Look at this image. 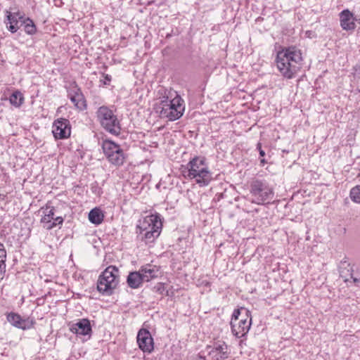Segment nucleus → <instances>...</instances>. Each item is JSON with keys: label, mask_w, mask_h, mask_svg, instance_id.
I'll list each match as a JSON object with an SVG mask.
<instances>
[{"label": "nucleus", "mask_w": 360, "mask_h": 360, "mask_svg": "<svg viewBox=\"0 0 360 360\" xmlns=\"http://www.w3.org/2000/svg\"><path fill=\"white\" fill-rule=\"evenodd\" d=\"M70 330L77 335H89V337L92 332L90 321L87 319H79L77 323L70 325Z\"/></svg>", "instance_id": "obj_17"}, {"label": "nucleus", "mask_w": 360, "mask_h": 360, "mask_svg": "<svg viewBox=\"0 0 360 360\" xmlns=\"http://www.w3.org/2000/svg\"><path fill=\"white\" fill-rule=\"evenodd\" d=\"M257 149L259 150V156L260 157H264L265 155V152L264 150L262 148V144L261 143H258L257 144Z\"/></svg>", "instance_id": "obj_27"}, {"label": "nucleus", "mask_w": 360, "mask_h": 360, "mask_svg": "<svg viewBox=\"0 0 360 360\" xmlns=\"http://www.w3.org/2000/svg\"><path fill=\"white\" fill-rule=\"evenodd\" d=\"M252 324L250 312L242 307L235 309L231 321V331L236 338L245 336L249 331Z\"/></svg>", "instance_id": "obj_5"}, {"label": "nucleus", "mask_w": 360, "mask_h": 360, "mask_svg": "<svg viewBox=\"0 0 360 360\" xmlns=\"http://www.w3.org/2000/svg\"><path fill=\"white\" fill-rule=\"evenodd\" d=\"M6 251L4 245L0 243V281L4 278L6 273Z\"/></svg>", "instance_id": "obj_22"}, {"label": "nucleus", "mask_w": 360, "mask_h": 360, "mask_svg": "<svg viewBox=\"0 0 360 360\" xmlns=\"http://www.w3.org/2000/svg\"><path fill=\"white\" fill-rule=\"evenodd\" d=\"M340 26L344 30H354L356 27L354 21L358 20L348 9H345L340 13Z\"/></svg>", "instance_id": "obj_18"}, {"label": "nucleus", "mask_w": 360, "mask_h": 360, "mask_svg": "<svg viewBox=\"0 0 360 360\" xmlns=\"http://www.w3.org/2000/svg\"><path fill=\"white\" fill-rule=\"evenodd\" d=\"M143 282H145V280L139 270L130 272L127 278L128 286L132 289L140 288Z\"/></svg>", "instance_id": "obj_20"}, {"label": "nucleus", "mask_w": 360, "mask_h": 360, "mask_svg": "<svg viewBox=\"0 0 360 360\" xmlns=\"http://www.w3.org/2000/svg\"><path fill=\"white\" fill-rule=\"evenodd\" d=\"M7 321L13 327L27 330L34 328L36 321L34 317L27 316L22 317L19 314L15 312H9L6 314Z\"/></svg>", "instance_id": "obj_11"}, {"label": "nucleus", "mask_w": 360, "mask_h": 360, "mask_svg": "<svg viewBox=\"0 0 360 360\" xmlns=\"http://www.w3.org/2000/svg\"><path fill=\"white\" fill-rule=\"evenodd\" d=\"M162 223L158 213L139 220L136 227L137 237L146 243L153 242L160 234Z\"/></svg>", "instance_id": "obj_3"}, {"label": "nucleus", "mask_w": 360, "mask_h": 360, "mask_svg": "<svg viewBox=\"0 0 360 360\" xmlns=\"http://www.w3.org/2000/svg\"><path fill=\"white\" fill-rule=\"evenodd\" d=\"M196 360H207V359H206V358H205V356H201V355H199V356L197 357Z\"/></svg>", "instance_id": "obj_30"}, {"label": "nucleus", "mask_w": 360, "mask_h": 360, "mask_svg": "<svg viewBox=\"0 0 360 360\" xmlns=\"http://www.w3.org/2000/svg\"><path fill=\"white\" fill-rule=\"evenodd\" d=\"M302 61L301 51L295 46L284 48L278 51L275 60L279 72L288 79L296 76L301 68Z\"/></svg>", "instance_id": "obj_1"}, {"label": "nucleus", "mask_w": 360, "mask_h": 360, "mask_svg": "<svg viewBox=\"0 0 360 360\" xmlns=\"http://www.w3.org/2000/svg\"><path fill=\"white\" fill-rule=\"evenodd\" d=\"M25 32L30 35L34 34L37 32V27L33 20L30 18L23 20Z\"/></svg>", "instance_id": "obj_24"}, {"label": "nucleus", "mask_w": 360, "mask_h": 360, "mask_svg": "<svg viewBox=\"0 0 360 360\" xmlns=\"http://www.w3.org/2000/svg\"><path fill=\"white\" fill-rule=\"evenodd\" d=\"M182 175L190 180L194 179L200 186H206L212 180L206 158L203 156H195L182 168Z\"/></svg>", "instance_id": "obj_2"}, {"label": "nucleus", "mask_w": 360, "mask_h": 360, "mask_svg": "<svg viewBox=\"0 0 360 360\" xmlns=\"http://www.w3.org/2000/svg\"><path fill=\"white\" fill-rule=\"evenodd\" d=\"M52 132L56 139H65L71 134V125L68 119L59 118L54 121Z\"/></svg>", "instance_id": "obj_13"}, {"label": "nucleus", "mask_w": 360, "mask_h": 360, "mask_svg": "<svg viewBox=\"0 0 360 360\" xmlns=\"http://www.w3.org/2000/svg\"><path fill=\"white\" fill-rule=\"evenodd\" d=\"M69 98L74 105L79 110H84L86 108V103L81 89L75 84L72 88L68 91Z\"/></svg>", "instance_id": "obj_16"}, {"label": "nucleus", "mask_w": 360, "mask_h": 360, "mask_svg": "<svg viewBox=\"0 0 360 360\" xmlns=\"http://www.w3.org/2000/svg\"><path fill=\"white\" fill-rule=\"evenodd\" d=\"M355 74L360 75V64H357L354 67Z\"/></svg>", "instance_id": "obj_29"}, {"label": "nucleus", "mask_w": 360, "mask_h": 360, "mask_svg": "<svg viewBox=\"0 0 360 360\" xmlns=\"http://www.w3.org/2000/svg\"><path fill=\"white\" fill-rule=\"evenodd\" d=\"M104 80L103 81V83L104 85H109L110 82H111L112 77L110 75L108 74H103Z\"/></svg>", "instance_id": "obj_26"}, {"label": "nucleus", "mask_w": 360, "mask_h": 360, "mask_svg": "<svg viewBox=\"0 0 360 360\" xmlns=\"http://www.w3.org/2000/svg\"><path fill=\"white\" fill-rule=\"evenodd\" d=\"M96 117L101 126L108 133L119 136L121 133V126L117 115L105 105L101 106L96 111Z\"/></svg>", "instance_id": "obj_7"}, {"label": "nucleus", "mask_w": 360, "mask_h": 360, "mask_svg": "<svg viewBox=\"0 0 360 360\" xmlns=\"http://www.w3.org/2000/svg\"><path fill=\"white\" fill-rule=\"evenodd\" d=\"M353 279H354V283L359 282V279H357V278H353Z\"/></svg>", "instance_id": "obj_32"}, {"label": "nucleus", "mask_w": 360, "mask_h": 360, "mask_svg": "<svg viewBox=\"0 0 360 360\" xmlns=\"http://www.w3.org/2000/svg\"><path fill=\"white\" fill-rule=\"evenodd\" d=\"M104 219V214L100 208L95 207L89 213V220L94 224H101Z\"/></svg>", "instance_id": "obj_21"}, {"label": "nucleus", "mask_w": 360, "mask_h": 360, "mask_svg": "<svg viewBox=\"0 0 360 360\" xmlns=\"http://www.w3.org/2000/svg\"><path fill=\"white\" fill-rule=\"evenodd\" d=\"M139 271L145 282H148L153 278H158L160 274V268L152 264L141 266Z\"/></svg>", "instance_id": "obj_19"}, {"label": "nucleus", "mask_w": 360, "mask_h": 360, "mask_svg": "<svg viewBox=\"0 0 360 360\" xmlns=\"http://www.w3.org/2000/svg\"><path fill=\"white\" fill-rule=\"evenodd\" d=\"M349 195L352 201L360 204V185L352 188L350 191Z\"/></svg>", "instance_id": "obj_25"}, {"label": "nucleus", "mask_w": 360, "mask_h": 360, "mask_svg": "<svg viewBox=\"0 0 360 360\" xmlns=\"http://www.w3.org/2000/svg\"><path fill=\"white\" fill-rule=\"evenodd\" d=\"M250 192L253 197L252 202L257 205L269 202L274 195L273 188L264 179H253L250 185Z\"/></svg>", "instance_id": "obj_6"}, {"label": "nucleus", "mask_w": 360, "mask_h": 360, "mask_svg": "<svg viewBox=\"0 0 360 360\" xmlns=\"http://www.w3.org/2000/svg\"><path fill=\"white\" fill-rule=\"evenodd\" d=\"M44 216L41 219V222L44 224L46 229H51L57 225H62L63 218L62 217H55V208L52 206L46 205L45 207L41 208Z\"/></svg>", "instance_id": "obj_12"}, {"label": "nucleus", "mask_w": 360, "mask_h": 360, "mask_svg": "<svg viewBox=\"0 0 360 360\" xmlns=\"http://www.w3.org/2000/svg\"><path fill=\"white\" fill-rule=\"evenodd\" d=\"M137 343L143 352L150 353L154 349L153 339L147 329L139 330L137 334Z\"/></svg>", "instance_id": "obj_14"}, {"label": "nucleus", "mask_w": 360, "mask_h": 360, "mask_svg": "<svg viewBox=\"0 0 360 360\" xmlns=\"http://www.w3.org/2000/svg\"><path fill=\"white\" fill-rule=\"evenodd\" d=\"M208 356L212 360H225L229 358L231 349L223 340L214 341L206 347Z\"/></svg>", "instance_id": "obj_10"}, {"label": "nucleus", "mask_w": 360, "mask_h": 360, "mask_svg": "<svg viewBox=\"0 0 360 360\" xmlns=\"http://www.w3.org/2000/svg\"><path fill=\"white\" fill-rule=\"evenodd\" d=\"M101 147L110 163L115 166H121L124 164L126 156L119 144L111 140L105 139L102 141Z\"/></svg>", "instance_id": "obj_9"}, {"label": "nucleus", "mask_w": 360, "mask_h": 360, "mask_svg": "<svg viewBox=\"0 0 360 360\" xmlns=\"http://www.w3.org/2000/svg\"><path fill=\"white\" fill-rule=\"evenodd\" d=\"M162 105L161 117H167L170 121L179 119L184 112V100L179 95L170 101H162Z\"/></svg>", "instance_id": "obj_8"}, {"label": "nucleus", "mask_w": 360, "mask_h": 360, "mask_svg": "<svg viewBox=\"0 0 360 360\" xmlns=\"http://www.w3.org/2000/svg\"><path fill=\"white\" fill-rule=\"evenodd\" d=\"M266 162V160H265V159H264V158H262V159H260V165H261L262 166H264V164H265Z\"/></svg>", "instance_id": "obj_31"}, {"label": "nucleus", "mask_w": 360, "mask_h": 360, "mask_svg": "<svg viewBox=\"0 0 360 360\" xmlns=\"http://www.w3.org/2000/svg\"><path fill=\"white\" fill-rule=\"evenodd\" d=\"M23 100V96L19 91H14L9 98L11 104L17 108L22 104Z\"/></svg>", "instance_id": "obj_23"}, {"label": "nucleus", "mask_w": 360, "mask_h": 360, "mask_svg": "<svg viewBox=\"0 0 360 360\" xmlns=\"http://www.w3.org/2000/svg\"><path fill=\"white\" fill-rule=\"evenodd\" d=\"M157 288V291H158L160 293L162 294L165 291V286L162 283H158V285L155 287Z\"/></svg>", "instance_id": "obj_28"}, {"label": "nucleus", "mask_w": 360, "mask_h": 360, "mask_svg": "<svg viewBox=\"0 0 360 360\" xmlns=\"http://www.w3.org/2000/svg\"><path fill=\"white\" fill-rule=\"evenodd\" d=\"M359 22L360 23V18H359Z\"/></svg>", "instance_id": "obj_33"}, {"label": "nucleus", "mask_w": 360, "mask_h": 360, "mask_svg": "<svg viewBox=\"0 0 360 360\" xmlns=\"http://www.w3.org/2000/svg\"><path fill=\"white\" fill-rule=\"evenodd\" d=\"M119 283V269L115 266H108L99 276L97 290L103 295L110 296Z\"/></svg>", "instance_id": "obj_4"}, {"label": "nucleus", "mask_w": 360, "mask_h": 360, "mask_svg": "<svg viewBox=\"0 0 360 360\" xmlns=\"http://www.w3.org/2000/svg\"><path fill=\"white\" fill-rule=\"evenodd\" d=\"M5 23L7 29L12 33H15L20 28L19 23L22 24L24 15L19 11L11 12L6 11Z\"/></svg>", "instance_id": "obj_15"}]
</instances>
